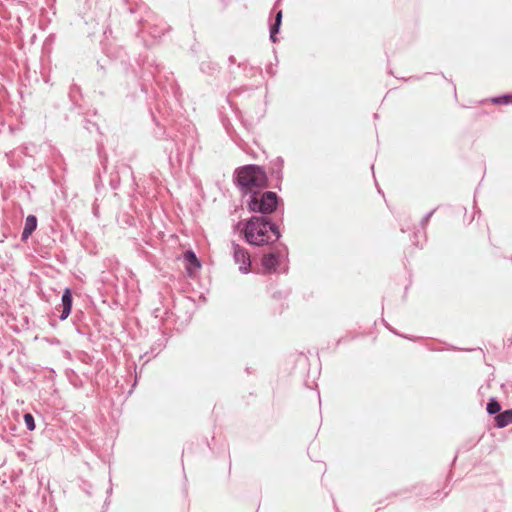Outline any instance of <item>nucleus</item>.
<instances>
[{
	"instance_id": "obj_7",
	"label": "nucleus",
	"mask_w": 512,
	"mask_h": 512,
	"mask_svg": "<svg viewBox=\"0 0 512 512\" xmlns=\"http://www.w3.org/2000/svg\"><path fill=\"white\" fill-rule=\"evenodd\" d=\"M288 255V248L284 244H280L277 252H271L264 255L261 259V265L266 273H275L279 266L280 258Z\"/></svg>"
},
{
	"instance_id": "obj_14",
	"label": "nucleus",
	"mask_w": 512,
	"mask_h": 512,
	"mask_svg": "<svg viewBox=\"0 0 512 512\" xmlns=\"http://www.w3.org/2000/svg\"><path fill=\"white\" fill-rule=\"evenodd\" d=\"M184 260L187 263L186 269L189 275L192 274L193 270L201 268V262L193 250H187L184 253Z\"/></svg>"
},
{
	"instance_id": "obj_15",
	"label": "nucleus",
	"mask_w": 512,
	"mask_h": 512,
	"mask_svg": "<svg viewBox=\"0 0 512 512\" xmlns=\"http://www.w3.org/2000/svg\"><path fill=\"white\" fill-rule=\"evenodd\" d=\"M68 96L72 103L73 108L80 109L82 107V105H81L82 93H81V88L78 85L72 84L70 86Z\"/></svg>"
},
{
	"instance_id": "obj_20",
	"label": "nucleus",
	"mask_w": 512,
	"mask_h": 512,
	"mask_svg": "<svg viewBox=\"0 0 512 512\" xmlns=\"http://www.w3.org/2000/svg\"><path fill=\"white\" fill-rule=\"evenodd\" d=\"M97 153H98L100 164L103 167L104 172H106L108 157L104 150V145L102 143L97 144Z\"/></svg>"
},
{
	"instance_id": "obj_4",
	"label": "nucleus",
	"mask_w": 512,
	"mask_h": 512,
	"mask_svg": "<svg viewBox=\"0 0 512 512\" xmlns=\"http://www.w3.org/2000/svg\"><path fill=\"white\" fill-rule=\"evenodd\" d=\"M196 146V140L193 135L185 139L176 136V139L167 140L163 147L168 156V164L171 168L181 167L183 162L190 165L193 160V151Z\"/></svg>"
},
{
	"instance_id": "obj_18",
	"label": "nucleus",
	"mask_w": 512,
	"mask_h": 512,
	"mask_svg": "<svg viewBox=\"0 0 512 512\" xmlns=\"http://www.w3.org/2000/svg\"><path fill=\"white\" fill-rule=\"evenodd\" d=\"M282 17H283L282 10L277 11L275 14L274 22L272 24H270V36L269 37H270L271 42H273V43L277 42L276 35L280 31L281 24H282Z\"/></svg>"
},
{
	"instance_id": "obj_24",
	"label": "nucleus",
	"mask_w": 512,
	"mask_h": 512,
	"mask_svg": "<svg viewBox=\"0 0 512 512\" xmlns=\"http://www.w3.org/2000/svg\"><path fill=\"white\" fill-rule=\"evenodd\" d=\"M436 211V208L430 210L429 212H427L424 217L421 219L420 221V226L422 229H425L426 225L428 224L429 220L431 219V217L433 216V214L435 213Z\"/></svg>"
},
{
	"instance_id": "obj_2",
	"label": "nucleus",
	"mask_w": 512,
	"mask_h": 512,
	"mask_svg": "<svg viewBox=\"0 0 512 512\" xmlns=\"http://www.w3.org/2000/svg\"><path fill=\"white\" fill-rule=\"evenodd\" d=\"M244 240L252 246H264L281 238L278 225L265 216L250 217L242 229Z\"/></svg>"
},
{
	"instance_id": "obj_17",
	"label": "nucleus",
	"mask_w": 512,
	"mask_h": 512,
	"mask_svg": "<svg viewBox=\"0 0 512 512\" xmlns=\"http://www.w3.org/2000/svg\"><path fill=\"white\" fill-rule=\"evenodd\" d=\"M495 427L504 428L512 424V408L504 410L495 416Z\"/></svg>"
},
{
	"instance_id": "obj_12",
	"label": "nucleus",
	"mask_w": 512,
	"mask_h": 512,
	"mask_svg": "<svg viewBox=\"0 0 512 512\" xmlns=\"http://www.w3.org/2000/svg\"><path fill=\"white\" fill-rule=\"evenodd\" d=\"M72 305H73V294L72 290L67 287L64 289L61 297V306L62 311L60 315L58 316L61 321H64L68 318V316L71 314L72 311Z\"/></svg>"
},
{
	"instance_id": "obj_28",
	"label": "nucleus",
	"mask_w": 512,
	"mask_h": 512,
	"mask_svg": "<svg viewBox=\"0 0 512 512\" xmlns=\"http://www.w3.org/2000/svg\"><path fill=\"white\" fill-rule=\"evenodd\" d=\"M241 225H242V221H239L238 223H236V224L234 225V230H239V229H240V227H241Z\"/></svg>"
},
{
	"instance_id": "obj_29",
	"label": "nucleus",
	"mask_w": 512,
	"mask_h": 512,
	"mask_svg": "<svg viewBox=\"0 0 512 512\" xmlns=\"http://www.w3.org/2000/svg\"><path fill=\"white\" fill-rule=\"evenodd\" d=\"M385 326L394 334L399 335L393 328H391L387 323H385Z\"/></svg>"
},
{
	"instance_id": "obj_10",
	"label": "nucleus",
	"mask_w": 512,
	"mask_h": 512,
	"mask_svg": "<svg viewBox=\"0 0 512 512\" xmlns=\"http://www.w3.org/2000/svg\"><path fill=\"white\" fill-rule=\"evenodd\" d=\"M121 178H128L135 184L134 172L130 166L122 164L117 167V171L110 174L109 185L113 190L120 186Z\"/></svg>"
},
{
	"instance_id": "obj_6",
	"label": "nucleus",
	"mask_w": 512,
	"mask_h": 512,
	"mask_svg": "<svg viewBox=\"0 0 512 512\" xmlns=\"http://www.w3.org/2000/svg\"><path fill=\"white\" fill-rule=\"evenodd\" d=\"M259 191L251 193L247 200V208L250 212L269 215L278 208L280 197L273 191H265L258 197Z\"/></svg>"
},
{
	"instance_id": "obj_27",
	"label": "nucleus",
	"mask_w": 512,
	"mask_h": 512,
	"mask_svg": "<svg viewBox=\"0 0 512 512\" xmlns=\"http://www.w3.org/2000/svg\"><path fill=\"white\" fill-rule=\"evenodd\" d=\"M228 61H229L230 64H235L236 63V59H235V57L233 55L229 56Z\"/></svg>"
},
{
	"instance_id": "obj_31",
	"label": "nucleus",
	"mask_w": 512,
	"mask_h": 512,
	"mask_svg": "<svg viewBox=\"0 0 512 512\" xmlns=\"http://www.w3.org/2000/svg\"><path fill=\"white\" fill-rule=\"evenodd\" d=\"M511 260H512V256H511Z\"/></svg>"
},
{
	"instance_id": "obj_26",
	"label": "nucleus",
	"mask_w": 512,
	"mask_h": 512,
	"mask_svg": "<svg viewBox=\"0 0 512 512\" xmlns=\"http://www.w3.org/2000/svg\"><path fill=\"white\" fill-rule=\"evenodd\" d=\"M266 72H267L268 74H270L271 76H274V75H275V71H274V69H273V67H272V65H271V64H270L269 66H267V68H266Z\"/></svg>"
},
{
	"instance_id": "obj_13",
	"label": "nucleus",
	"mask_w": 512,
	"mask_h": 512,
	"mask_svg": "<svg viewBox=\"0 0 512 512\" xmlns=\"http://www.w3.org/2000/svg\"><path fill=\"white\" fill-rule=\"evenodd\" d=\"M38 224L37 217L35 215H28L25 219L24 228L21 233V240L26 241L31 234L36 230Z\"/></svg>"
},
{
	"instance_id": "obj_8",
	"label": "nucleus",
	"mask_w": 512,
	"mask_h": 512,
	"mask_svg": "<svg viewBox=\"0 0 512 512\" xmlns=\"http://www.w3.org/2000/svg\"><path fill=\"white\" fill-rule=\"evenodd\" d=\"M231 246L233 248V259L236 263L240 264L239 271L243 274H248L251 271V257L249 252L235 241L231 242Z\"/></svg>"
},
{
	"instance_id": "obj_21",
	"label": "nucleus",
	"mask_w": 512,
	"mask_h": 512,
	"mask_svg": "<svg viewBox=\"0 0 512 512\" xmlns=\"http://www.w3.org/2000/svg\"><path fill=\"white\" fill-rule=\"evenodd\" d=\"M493 104L496 105H507L512 103V94L506 93L491 98Z\"/></svg>"
},
{
	"instance_id": "obj_9",
	"label": "nucleus",
	"mask_w": 512,
	"mask_h": 512,
	"mask_svg": "<svg viewBox=\"0 0 512 512\" xmlns=\"http://www.w3.org/2000/svg\"><path fill=\"white\" fill-rule=\"evenodd\" d=\"M167 342L168 337L166 333L161 330H156L154 343L151 345L149 351H146L143 355L140 356V358L145 359L144 363L149 362L163 351L167 345Z\"/></svg>"
},
{
	"instance_id": "obj_16",
	"label": "nucleus",
	"mask_w": 512,
	"mask_h": 512,
	"mask_svg": "<svg viewBox=\"0 0 512 512\" xmlns=\"http://www.w3.org/2000/svg\"><path fill=\"white\" fill-rule=\"evenodd\" d=\"M199 68L203 74H206L208 76H215L220 72L219 65L210 59L203 60L200 63Z\"/></svg>"
},
{
	"instance_id": "obj_22",
	"label": "nucleus",
	"mask_w": 512,
	"mask_h": 512,
	"mask_svg": "<svg viewBox=\"0 0 512 512\" xmlns=\"http://www.w3.org/2000/svg\"><path fill=\"white\" fill-rule=\"evenodd\" d=\"M26 428L29 431H33L36 427L34 416L31 413H25L23 416Z\"/></svg>"
},
{
	"instance_id": "obj_19",
	"label": "nucleus",
	"mask_w": 512,
	"mask_h": 512,
	"mask_svg": "<svg viewBox=\"0 0 512 512\" xmlns=\"http://www.w3.org/2000/svg\"><path fill=\"white\" fill-rule=\"evenodd\" d=\"M486 410L489 415H498L501 412V405L496 398H490L486 405Z\"/></svg>"
},
{
	"instance_id": "obj_11",
	"label": "nucleus",
	"mask_w": 512,
	"mask_h": 512,
	"mask_svg": "<svg viewBox=\"0 0 512 512\" xmlns=\"http://www.w3.org/2000/svg\"><path fill=\"white\" fill-rule=\"evenodd\" d=\"M283 168H284V159L281 156H277L275 159L270 161L268 173L270 177L276 181L275 188L281 190V183L283 181Z\"/></svg>"
},
{
	"instance_id": "obj_5",
	"label": "nucleus",
	"mask_w": 512,
	"mask_h": 512,
	"mask_svg": "<svg viewBox=\"0 0 512 512\" xmlns=\"http://www.w3.org/2000/svg\"><path fill=\"white\" fill-rule=\"evenodd\" d=\"M142 9L145 11V16H141V18L138 20L140 28L137 34L140 35L143 38L145 44L148 45L149 43L144 36L145 34H148L151 36L153 41H156L165 34V32L168 30V26L142 5L137 6L136 8H128L130 14L142 11Z\"/></svg>"
},
{
	"instance_id": "obj_25",
	"label": "nucleus",
	"mask_w": 512,
	"mask_h": 512,
	"mask_svg": "<svg viewBox=\"0 0 512 512\" xmlns=\"http://www.w3.org/2000/svg\"><path fill=\"white\" fill-rule=\"evenodd\" d=\"M84 127H85V129H86L88 132H90V133H91L94 129H95V130H97V131L99 130L98 125H97L95 122L90 121V120H86V121H85V125H84Z\"/></svg>"
},
{
	"instance_id": "obj_1",
	"label": "nucleus",
	"mask_w": 512,
	"mask_h": 512,
	"mask_svg": "<svg viewBox=\"0 0 512 512\" xmlns=\"http://www.w3.org/2000/svg\"><path fill=\"white\" fill-rule=\"evenodd\" d=\"M136 64L137 67L126 68L127 98L135 101L143 95L146 101L154 100L157 98L155 86L178 97L179 87L173 74L165 72V68L154 58L140 55Z\"/></svg>"
},
{
	"instance_id": "obj_23",
	"label": "nucleus",
	"mask_w": 512,
	"mask_h": 512,
	"mask_svg": "<svg viewBox=\"0 0 512 512\" xmlns=\"http://www.w3.org/2000/svg\"><path fill=\"white\" fill-rule=\"evenodd\" d=\"M238 67L241 68L245 73L250 74L251 76L254 75L256 72H262L261 69H256L253 66H250L246 61L240 62L238 64Z\"/></svg>"
},
{
	"instance_id": "obj_3",
	"label": "nucleus",
	"mask_w": 512,
	"mask_h": 512,
	"mask_svg": "<svg viewBox=\"0 0 512 512\" xmlns=\"http://www.w3.org/2000/svg\"><path fill=\"white\" fill-rule=\"evenodd\" d=\"M233 178L243 197L248 196L249 198L251 193H256L268 186V173L263 166L257 164L238 167Z\"/></svg>"
},
{
	"instance_id": "obj_30",
	"label": "nucleus",
	"mask_w": 512,
	"mask_h": 512,
	"mask_svg": "<svg viewBox=\"0 0 512 512\" xmlns=\"http://www.w3.org/2000/svg\"><path fill=\"white\" fill-rule=\"evenodd\" d=\"M3 459L0 457V466L3 464Z\"/></svg>"
}]
</instances>
